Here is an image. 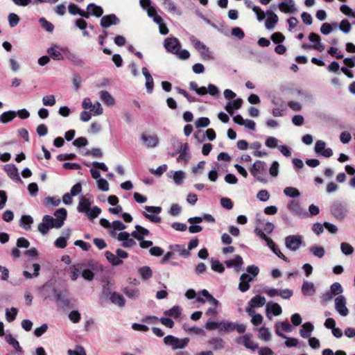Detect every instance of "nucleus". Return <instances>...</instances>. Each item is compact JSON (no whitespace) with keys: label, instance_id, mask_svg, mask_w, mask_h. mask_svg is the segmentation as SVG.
Instances as JSON below:
<instances>
[{"label":"nucleus","instance_id":"c9c22d12","mask_svg":"<svg viewBox=\"0 0 355 355\" xmlns=\"http://www.w3.org/2000/svg\"><path fill=\"white\" fill-rule=\"evenodd\" d=\"M123 293L131 300H136L139 297L140 293L138 288H132V287H124L122 289Z\"/></svg>","mask_w":355,"mask_h":355},{"label":"nucleus","instance_id":"bf43d9fd","mask_svg":"<svg viewBox=\"0 0 355 355\" xmlns=\"http://www.w3.org/2000/svg\"><path fill=\"white\" fill-rule=\"evenodd\" d=\"M329 290L335 296L342 295L341 293L343 292V288L341 284L338 282L333 283L331 285Z\"/></svg>","mask_w":355,"mask_h":355},{"label":"nucleus","instance_id":"39448f33","mask_svg":"<svg viewBox=\"0 0 355 355\" xmlns=\"http://www.w3.org/2000/svg\"><path fill=\"white\" fill-rule=\"evenodd\" d=\"M189 342V339L187 338H179L171 335L164 338V344L171 346L173 350L185 348L188 345Z\"/></svg>","mask_w":355,"mask_h":355},{"label":"nucleus","instance_id":"f8f14e48","mask_svg":"<svg viewBox=\"0 0 355 355\" xmlns=\"http://www.w3.org/2000/svg\"><path fill=\"white\" fill-rule=\"evenodd\" d=\"M316 154L324 157H330L333 155V150L330 148H326V143L322 140H318L315 144Z\"/></svg>","mask_w":355,"mask_h":355},{"label":"nucleus","instance_id":"cd10ccee","mask_svg":"<svg viewBox=\"0 0 355 355\" xmlns=\"http://www.w3.org/2000/svg\"><path fill=\"white\" fill-rule=\"evenodd\" d=\"M266 310L267 312V316L269 318V319H271V318L268 315L269 313H272L275 316L279 315L282 313V309L280 305L275 302H268L266 304Z\"/></svg>","mask_w":355,"mask_h":355},{"label":"nucleus","instance_id":"6e6552de","mask_svg":"<svg viewBox=\"0 0 355 355\" xmlns=\"http://www.w3.org/2000/svg\"><path fill=\"white\" fill-rule=\"evenodd\" d=\"M334 304L336 311L343 317H345L349 314L347 309V300L344 295H338L334 299Z\"/></svg>","mask_w":355,"mask_h":355},{"label":"nucleus","instance_id":"5701e85b","mask_svg":"<svg viewBox=\"0 0 355 355\" xmlns=\"http://www.w3.org/2000/svg\"><path fill=\"white\" fill-rule=\"evenodd\" d=\"M149 233L148 230L139 225H137L135 226V230L131 233V236L139 241L144 239V236H148Z\"/></svg>","mask_w":355,"mask_h":355},{"label":"nucleus","instance_id":"4be33fe9","mask_svg":"<svg viewBox=\"0 0 355 355\" xmlns=\"http://www.w3.org/2000/svg\"><path fill=\"white\" fill-rule=\"evenodd\" d=\"M207 343L215 351L222 350L225 344L224 340L218 336L210 338Z\"/></svg>","mask_w":355,"mask_h":355},{"label":"nucleus","instance_id":"8fccbe9b","mask_svg":"<svg viewBox=\"0 0 355 355\" xmlns=\"http://www.w3.org/2000/svg\"><path fill=\"white\" fill-rule=\"evenodd\" d=\"M200 295L206 297L207 301L213 306L218 307V306L219 305L218 300H217L211 295H210L209 293L206 289H203L202 291H201Z\"/></svg>","mask_w":355,"mask_h":355},{"label":"nucleus","instance_id":"5fc2aeb1","mask_svg":"<svg viewBox=\"0 0 355 355\" xmlns=\"http://www.w3.org/2000/svg\"><path fill=\"white\" fill-rule=\"evenodd\" d=\"M155 23L158 24L159 33L162 35H166L168 33V29L166 24L164 23L163 19L161 17H156L155 19Z\"/></svg>","mask_w":355,"mask_h":355},{"label":"nucleus","instance_id":"aec40b11","mask_svg":"<svg viewBox=\"0 0 355 355\" xmlns=\"http://www.w3.org/2000/svg\"><path fill=\"white\" fill-rule=\"evenodd\" d=\"M92 201L84 196L79 198L77 210L80 213L85 214L91 208Z\"/></svg>","mask_w":355,"mask_h":355},{"label":"nucleus","instance_id":"f3484780","mask_svg":"<svg viewBox=\"0 0 355 355\" xmlns=\"http://www.w3.org/2000/svg\"><path fill=\"white\" fill-rule=\"evenodd\" d=\"M279 10L284 13H294L296 11L295 4L293 0H286L279 3Z\"/></svg>","mask_w":355,"mask_h":355},{"label":"nucleus","instance_id":"dca6fc26","mask_svg":"<svg viewBox=\"0 0 355 355\" xmlns=\"http://www.w3.org/2000/svg\"><path fill=\"white\" fill-rule=\"evenodd\" d=\"M119 23V19L114 14L105 15L101 19V26L103 28H108L112 25H117Z\"/></svg>","mask_w":355,"mask_h":355},{"label":"nucleus","instance_id":"58836bf2","mask_svg":"<svg viewBox=\"0 0 355 355\" xmlns=\"http://www.w3.org/2000/svg\"><path fill=\"white\" fill-rule=\"evenodd\" d=\"M69 12L71 15H79L82 17H85L86 19L89 18V14L86 13V12L81 10L76 4L70 3L68 6Z\"/></svg>","mask_w":355,"mask_h":355},{"label":"nucleus","instance_id":"6ab92c4d","mask_svg":"<svg viewBox=\"0 0 355 355\" xmlns=\"http://www.w3.org/2000/svg\"><path fill=\"white\" fill-rule=\"evenodd\" d=\"M253 277L246 273H243L240 277V283L239 285V289L244 293L250 288L249 283L253 280Z\"/></svg>","mask_w":355,"mask_h":355},{"label":"nucleus","instance_id":"69168bd1","mask_svg":"<svg viewBox=\"0 0 355 355\" xmlns=\"http://www.w3.org/2000/svg\"><path fill=\"white\" fill-rule=\"evenodd\" d=\"M126 229V225H125L120 220H114L112 223V230L111 232L113 234L115 231H122Z\"/></svg>","mask_w":355,"mask_h":355},{"label":"nucleus","instance_id":"473e14b6","mask_svg":"<svg viewBox=\"0 0 355 355\" xmlns=\"http://www.w3.org/2000/svg\"><path fill=\"white\" fill-rule=\"evenodd\" d=\"M162 1V4L165 6V8L168 10V12L171 13H175L178 15H181V12L176 6V4L172 0H160Z\"/></svg>","mask_w":355,"mask_h":355},{"label":"nucleus","instance_id":"052dcab7","mask_svg":"<svg viewBox=\"0 0 355 355\" xmlns=\"http://www.w3.org/2000/svg\"><path fill=\"white\" fill-rule=\"evenodd\" d=\"M33 272L31 273L28 271H24V276L26 279L32 278L33 277H37L39 275V271L40 270V266L38 263H33Z\"/></svg>","mask_w":355,"mask_h":355},{"label":"nucleus","instance_id":"7c9ffc66","mask_svg":"<svg viewBox=\"0 0 355 355\" xmlns=\"http://www.w3.org/2000/svg\"><path fill=\"white\" fill-rule=\"evenodd\" d=\"M110 300L112 303L119 307H123L125 304V300L120 293L113 292L110 294Z\"/></svg>","mask_w":355,"mask_h":355},{"label":"nucleus","instance_id":"1a4fd4ad","mask_svg":"<svg viewBox=\"0 0 355 355\" xmlns=\"http://www.w3.org/2000/svg\"><path fill=\"white\" fill-rule=\"evenodd\" d=\"M54 293L56 303L59 306L62 308L69 306L71 300L69 297V293L67 289L61 291L55 290Z\"/></svg>","mask_w":355,"mask_h":355},{"label":"nucleus","instance_id":"20e7f679","mask_svg":"<svg viewBox=\"0 0 355 355\" xmlns=\"http://www.w3.org/2000/svg\"><path fill=\"white\" fill-rule=\"evenodd\" d=\"M266 164L261 160H257L250 168V172L252 175L259 182L261 183H266L268 180L262 173L266 171Z\"/></svg>","mask_w":355,"mask_h":355},{"label":"nucleus","instance_id":"a19ab883","mask_svg":"<svg viewBox=\"0 0 355 355\" xmlns=\"http://www.w3.org/2000/svg\"><path fill=\"white\" fill-rule=\"evenodd\" d=\"M169 249L178 252L180 256L187 258L190 256V252L189 250L185 249L184 245L176 244L173 245H170Z\"/></svg>","mask_w":355,"mask_h":355},{"label":"nucleus","instance_id":"a878e982","mask_svg":"<svg viewBox=\"0 0 355 355\" xmlns=\"http://www.w3.org/2000/svg\"><path fill=\"white\" fill-rule=\"evenodd\" d=\"M243 263V259L241 256L236 255L234 259H230L225 261V265L228 268H234L236 272L241 270Z\"/></svg>","mask_w":355,"mask_h":355},{"label":"nucleus","instance_id":"f257e3e1","mask_svg":"<svg viewBox=\"0 0 355 355\" xmlns=\"http://www.w3.org/2000/svg\"><path fill=\"white\" fill-rule=\"evenodd\" d=\"M164 46L167 52L177 55L181 60H187L190 57L187 50L180 49L181 44L175 37H166L164 41Z\"/></svg>","mask_w":355,"mask_h":355},{"label":"nucleus","instance_id":"37998d69","mask_svg":"<svg viewBox=\"0 0 355 355\" xmlns=\"http://www.w3.org/2000/svg\"><path fill=\"white\" fill-rule=\"evenodd\" d=\"M105 256L108 261L114 266H119L123 263V261L117 257V255L114 254L110 251L105 252Z\"/></svg>","mask_w":355,"mask_h":355},{"label":"nucleus","instance_id":"de8ad7c7","mask_svg":"<svg viewBox=\"0 0 355 355\" xmlns=\"http://www.w3.org/2000/svg\"><path fill=\"white\" fill-rule=\"evenodd\" d=\"M259 331V338L264 341H269L271 339V333L269 329L261 327L257 329Z\"/></svg>","mask_w":355,"mask_h":355},{"label":"nucleus","instance_id":"864d4df0","mask_svg":"<svg viewBox=\"0 0 355 355\" xmlns=\"http://www.w3.org/2000/svg\"><path fill=\"white\" fill-rule=\"evenodd\" d=\"M18 313V309L15 307L11 309H6V318L9 322L14 321Z\"/></svg>","mask_w":355,"mask_h":355},{"label":"nucleus","instance_id":"b1692460","mask_svg":"<svg viewBox=\"0 0 355 355\" xmlns=\"http://www.w3.org/2000/svg\"><path fill=\"white\" fill-rule=\"evenodd\" d=\"M266 14L268 15V17L266 20L265 26L266 29L272 30L278 22V17L271 10H267Z\"/></svg>","mask_w":355,"mask_h":355},{"label":"nucleus","instance_id":"f03ea898","mask_svg":"<svg viewBox=\"0 0 355 355\" xmlns=\"http://www.w3.org/2000/svg\"><path fill=\"white\" fill-rule=\"evenodd\" d=\"M55 217L46 215V229L61 228L67 217V211L64 208L57 209L54 214Z\"/></svg>","mask_w":355,"mask_h":355},{"label":"nucleus","instance_id":"9d476101","mask_svg":"<svg viewBox=\"0 0 355 355\" xmlns=\"http://www.w3.org/2000/svg\"><path fill=\"white\" fill-rule=\"evenodd\" d=\"M331 212L335 218L342 220L346 216L347 209L344 204L340 202H335L331 207Z\"/></svg>","mask_w":355,"mask_h":355},{"label":"nucleus","instance_id":"338daca9","mask_svg":"<svg viewBox=\"0 0 355 355\" xmlns=\"http://www.w3.org/2000/svg\"><path fill=\"white\" fill-rule=\"evenodd\" d=\"M351 28H352L351 24L347 19H343L340 23L339 29L343 33H348L350 32Z\"/></svg>","mask_w":355,"mask_h":355},{"label":"nucleus","instance_id":"a18cd8bd","mask_svg":"<svg viewBox=\"0 0 355 355\" xmlns=\"http://www.w3.org/2000/svg\"><path fill=\"white\" fill-rule=\"evenodd\" d=\"M101 99L109 106H112L114 104V99L112 95L107 91L103 90L100 92Z\"/></svg>","mask_w":355,"mask_h":355},{"label":"nucleus","instance_id":"e2e57ef3","mask_svg":"<svg viewBox=\"0 0 355 355\" xmlns=\"http://www.w3.org/2000/svg\"><path fill=\"white\" fill-rule=\"evenodd\" d=\"M340 250L345 255H350L354 252V248L345 242L341 243Z\"/></svg>","mask_w":355,"mask_h":355},{"label":"nucleus","instance_id":"774afa93","mask_svg":"<svg viewBox=\"0 0 355 355\" xmlns=\"http://www.w3.org/2000/svg\"><path fill=\"white\" fill-rule=\"evenodd\" d=\"M209 123L210 121L207 117H200L196 121L195 125L196 128H205L209 125Z\"/></svg>","mask_w":355,"mask_h":355},{"label":"nucleus","instance_id":"423d86ee","mask_svg":"<svg viewBox=\"0 0 355 355\" xmlns=\"http://www.w3.org/2000/svg\"><path fill=\"white\" fill-rule=\"evenodd\" d=\"M303 244V237L301 235H289L285 238V246L289 250L297 251Z\"/></svg>","mask_w":355,"mask_h":355},{"label":"nucleus","instance_id":"a211bd4d","mask_svg":"<svg viewBox=\"0 0 355 355\" xmlns=\"http://www.w3.org/2000/svg\"><path fill=\"white\" fill-rule=\"evenodd\" d=\"M47 51L51 58L55 60H62L64 58L63 53L64 51L60 46L53 45Z\"/></svg>","mask_w":355,"mask_h":355},{"label":"nucleus","instance_id":"13d9d810","mask_svg":"<svg viewBox=\"0 0 355 355\" xmlns=\"http://www.w3.org/2000/svg\"><path fill=\"white\" fill-rule=\"evenodd\" d=\"M284 193L291 198L299 197L300 193L299 190L295 187H288L284 189Z\"/></svg>","mask_w":355,"mask_h":355},{"label":"nucleus","instance_id":"ea45409f","mask_svg":"<svg viewBox=\"0 0 355 355\" xmlns=\"http://www.w3.org/2000/svg\"><path fill=\"white\" fill-rule=\"evenodd\" d=\"M5 339L7 343L15 348L16 352L22 354V348L20 347L19 342L11 334L6 335Z\"/></svg>","mask_w":355,"mask_h":355},{"label":"nucleus","instance_id":"680f3d73","mask_svg":"<svg viewBox=\"0 0 355 355\" xmlns=\"http://www.w3.org/2000/svg\"><path fill=\"white\" fill-rule=\"evenodd\" d=\"M103 109L99 102H96L94 103L92 108L90 109V112L92 113L94 116L101 115L103 114Z\"/></svg>","mask_w":355,"mask_h":355},{"label":"nucleus","instance_id":"603ef678","mask_svg":"<svg viewBox=\"0 0 355 355\" xmlns=\"http://www.w3.org/2000/svg\"><path fill=\"white\" fill-rule=\"evenodd\" d=\"M181 308L179 306H174L171 309L166 310L164 314L174 318H178L181 315Z\"/></svg>","mask_w":355,"mask_h":355},{"label":"nucleus","instance_id":"e433bc0d","mask_svg":"<svg viewBox=\"0 0 355 355\" xmlns=\"http://www.w3.org/2000/svg\"><path fill=\"white\" fill-rule=\"evenodd\" d=\"M251 334H245L242 337V343L243 345L252 351L258 349V345L253 340H251Z\"/></svg>","mask_w":355,"mask_h":355},{"label":"nucleus","instance_id":"9b49d317","mask_svg":"<svg viewBox=\"0 0 355 355\" xmlns=\"http://www.w3.org/2000/svg\"><path fill=\"white\" fill-rule=\"evenodd\" d=\"M141 141L144 144V146L148 148H153L158 146L159 138L157 135L143 133L141 135Z\"/></svg>","mask_w":355,"mask_h":355},{"label":"nucleus","instance_id":"6e6d98bb","mask_svg":"<svg viewBox=\"0 0 355 355\" xmlns=\"http://www.w3.org/2000/svg\"><path fill=\"white\" fill-rule=\"evenodd\" d=\"M211 269L217 272L222 273L225 270V268L223 264L217 259H211Z\"/></svg>","mask_w":355,"mask_h":355},{"label":"nucleus","instance_id":"2eb2a0df","mask_svg":"<svg viewBox=\"0 0 355 355\" xmlns=\"http://www.w3.org/2000/svg\"><path fill=\"white\" fill-rule=\"evenodd\" d=\"M3 169L7 173V174L10 177V178H11L12 180L18 182H22L20 177H19L18 169L15 166V164H6L3 166Z\"/></svg>","mask_w":355,"mask_h":355},{"label":"nucleus","instance_id":"0eeeda50","mask_svg":"<svg viewBox=\"0 0 355 355\" xmlns=\"http://www.w3.org/2000/svg\"><path fill=\"white\" fill-rule=\"evenodd\" d=\"M144 209L143 215L150 222L158 223L161 221V217L158 216L162 211L160 207L145 206Z\"/></svg>","mask_w":355,"mask_h":355},{"label":"nucleus","instance_id":"79ce46f5","mask_svg":"<svg viewBox=\"0 0 355 355\" xmlns=\"http://www.w3.org/2000/svg\"><path fill=\"white\" fill-rule=\"evenodd\" d=\"M138 272L143 280H148L153 276V271L149 266L140 267Z\"/></svg>","mask_w":355,"mask_h":355},{"label":"nucleus","instance_id":"c756f323","mask_svg":"<svg viewBox=\"0 0 355 355\" xmlns=\"http://www.w3.org/2000/svg\"><path fill=\"white\" fill-rule=\"evenodd\" d=\"M33 218L30 215H23L19 220V226L25 230H31Z\"/></svg>","mask_w":355,"mask_h":355},{"label":"nucleus","instance_id":"c85d7f7f","mask_svg":"<svg viewBox=\"0 0 355 355\" xmlns=\"http://www.w3.org/2000/svg\"><path fill=\"white\" fill-rule=\"evenodd\" d=\"M243 101L241 98H237L234 101H229L226 106L225 110L231 115L234 114V110H238L241 107Z\"/></svg>","mask_w":355,"mask_h":355},{"label":"nucleus","instance_id":"ddd939ff","mask_svg":"<svg viewBox=\"0 0 355 355\" xmlns=\"http://www.w3.org/2000/svg\"><path fill=\"white\" fill-rule=\"evenodd\" d=\"M287 208L294 216L300 217H304L308 216V214L305 212L301 207L298 200H291L287 205Z\"/></svg>","mask_w":355,"mask_h":355},{"label":"nucleus","instance_id":"2f4dec72","mask_svg":"<svg viewBox=\"0 0 355 355\" xmlns=\"http://www.w3.org/2000/svg\"><path fill=\"white\" fill-rule=\"evenodd\" d=\"M103 8L94 3H89L87 7L86 13H88L89 16L94 15L96 17H99L103 15Z\"/></svg>","mask_w":355,"mask_h":355},{"label":"nucleus","instance_id":"393cba45","mask_svg":"<svg viewBox=\"0 0 355 355\" xmlns=\"http://www.w3.org/2000/svg\"><path fill=\"white\" fill-rule=\"evenodd\" d=\"M142 73L146 78L145 85L146 87L147 92L150 94L153 92V87H154L153 78L146 67L142 68Z\"/></svg>","mask_w":355,"mask_h":355},{"label":"nucleus","instance_id":"c03bdc74","mask_svg":"<svg viewBox=\"0 0 355 355\" xmlns=\"http://www.w3.org/2000/svg\"><path fill=\"white\" fill-rule=\"evenodd\" d=\"M17 116L15 111L10 110L2 113L0 115V122L2 123H7L11 121Z\"/></svg>","mask_w":355,"mask_h":355},{"label":"nucleus","instance_id":"49530a36","mask_svg":"<svg viewBox=\"0 0 355 355\" xmlns=\"http://www.w3.org/2000/svg\"><path fill=\"white\" fill-rule=\"evenodd\" d=\"M234 330V322L230 321H220V330L221 332L229 333Z\"/></svg>","mask_w":355,"mask_h":355},{"label":"nucleus","instance_id":"4468645a","mask_svg":"<svg viewBox=\"0 0 355 355\" xmlns=\"http://www.w3.org/2000/svg\"><path fill=\"white\" fill-rule=\"evenodd\" d=\"M131 234L127 232H121L118 236L117 239L122 241V246L125 248H132L136 245L135 241L130 238Z\"/></svg>","mask_w":355,"mask_h":355},{"label":"nucleus","instance_id":"0e129e2a","mask_svg":"<svg viewBox=\"0 0 355 355\" xmlns=\"http://www.w3.org/2000/svg\"><path fill=\"white\" fill-rule=\"evenodd\" d=\"M68 355H87L85 349L80 345H76L74 349H69Z\"/></svg>","mask_w":355,"mask_h":355},{"label":"nucleus","instance_id":"09e8293b","mask_svg":"<svg viewBox=\"0 0 355 355\" xmlns=\"http://www.w3.org/2000/svg\"><path fill=\"white\" fill-rule=\"evenodd\" d=\"M101 213V209L98 207L94 206L89 209H88L87 211L85 212L86 216L90 220H94L96 217L98 216V215Z\"/></svg>","mask_w":355,"mask_h":355},{"label":"nucleus","instance_id":"4c0bfd02","mask_svg":"<svg viewBox=\"0 0 355 355\" xmlns=\"http://www.w3.org/2000/svg\"><path fill=\"white\" fill-rule=\"evenodd\" d=\"M266 298L263 296L257 295L252 297L248 303L251 306L259 308L262 307L266 304Z\"/></svg>","mask_w":355,"mask_h":355},{"label":"nucleus","instance_id":"3c124183","mask_svg":"<svg viewBox=\"0 0 355 355\" xmlns=\"http://www.w3.org/2000/svg\"><path fill=\"white\" fill-rule=\"evenodd\" d=\"M71 280L76 281L82 272V265L77 264L73 265L70 268Z\"/></svg>","mask_w":355,"mask_h":355},{"label":"nucleus","instance_id":"7ed1b4c3","mask_svg":"<svg viewBox=\"0 0 355 355\" xmlns=\"http://www.w3.org/2000/svg\"><path fill=\"white\" fill-rule=\"evenodd\" d=\"M189 40L195 49L198 50L202 60H213L214 55L209 48L207 47L204 43L198 40L195 36L191 35Z\"/></svg>","mask_w":355,"mask_h":355},{"label":"nucleus","instance_id":"f704fd0d","mask_svg":"<svg viewBox=\"0 0 355 355\" xmlns=\"http://www.w3.org/2000/svg\"><path fill=\"white\" fill-rule=\"evenodd\" d=\"M302 291L304 295L311 296L315 293V288L312 282L304 281L302 286Z\"/></svg>","mask_w":355,"mask_h":355},{"label":"nucleus","instance_id":"bb28decb","mask_svg":"<svg viewBox=\"0 0 355 355\" xmlns=\"http://www.w3.org/2000/svg\"><path fill=\"white\" fill-rule=\"evenodd\" d=\"M309 40L313 42L314 49L322 52L324 50V46L320 42V37L314 33H311L309 35Z\"/></svg>","mask_w":355,"mask_h":355},{"label":"nucleus","instance_id":"72a5a7b5","mask_svg":"<svg viewBox=\"0 0 355 355\" xmlns=\"http://www.w3.org/2000/svg\"><path fill=\"white\" fill-rule=\"evenodd\" d=\"M313 329L314 327L311 322H305L300 331V336L304 338H308L311 336Z\"/></svg>","mask_w":355,"mask_h":355},{"label":"nucleus","instance_id":"412c9836","mask_svg":"<svg viewBox=\"0 0 355 355\" xmlns=\"http://www.w3.org/2000/svg\"><path fill=\"white\" fill-rule=\"evenodd\" d=\"M180 155L178 158V162H182L184 164H187L189 162V159L190 158L189 154V146L187 143L182 144L178 152Z\"/></svg>","mask_w":355,"mask_h":355},{"label":"nucleus","instance_id":"4d7b16f0","mask_svg":"<svg viewBox=\"0 0 355 355\" xmlns=\"http://www.w3.org/2000/svg\"><path fill=\"white\" fill-rule=\"evenodd\" d=\"M310 252L315 256L318 258H322L324 257L325 250L323 247L318 245H313L310 248Z\"/></svg>","mask_w":355,"mask_h":355}]
</instances>
